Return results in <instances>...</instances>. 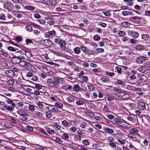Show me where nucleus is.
<instances>
[{
  "label": "nucleus",
  "instance_id": "nucleus-1",
  "mask_svg": "<svg viewBox=\"0 0 150 150\" xmlns=\"http://www.w3.org/2000/svg\"><path fill=\"white\" fill-rule=\"evenodd\" d=\"M62 79L59 77H54L53 79H49L47 81V83L52 87L57 88L59 86V79Z\"/></svg>",
  "mask_w": 150,
  "mask_h": 150
},
{
  "label": "nucleus",
  "instance_id": "nucleus-2",
  "mask_svg": "<svg viewBox=\"0 0 150 150\" xmlns=\"http://www.w3.org/2000/svg\"><path fill=\"white\" fill-rule=\"evenodd\" d=\"M40 44L45 46L49 47L52 45V42L48 39L41 40Z\"/></svg>",
  "mask_w": 150,
  "mask_h": 150
},
{
  "label": "nucleus",
  "instance_id": "nucleus-3",
  "mask_svg": "<svg viewBox=\"0 0 150 150\" xmlns=\"http://www.w3.org/2000/svg\"><path fill=\"white\" fill-rule=\"evenodd\" d=\"M81 49L82 51L85 53L86 54H87L88 55H91L93 54L94 53L93 51L90 50L86 47H81Z\"/></svg>",
  "mask_w": 150,
  "mask_h": 150
},
{
  "label": "nucleus",
  "instance_id": "nucleus-4",
  "mask_svg": "<svg viewBox=\"0 0 150 150\" xmlns=\"http://www.w3.org/2000/svg\"><path fill=\"white\" fill-rule=\"evenodd\" d=\"M4 7L5 8H6L8 10H11L13 8V5L11 3L5 2L4 4Z\"/></svg>",
  "mask_w": 150,
  "mask_h": 150
},
{
  "label": "nucleus",
  "instance_id": "nucleus-5",
  "mask_svg": "<svg viewBox=\"0 0 150 150\" xmlns=\"http://www.w3.org/2000/svg\"><path fill=\"white\" fill-rule=\"evenodd\" d=\"M145 60V57L143 56H141L137 57L136 61L137 63L141 64L144 62Z\"/></svg>",
  "mask_w": 150,
  "mask_h": 150
},
{
  "label": "nucleus",
  "instance_id": "nucleus-6",
  "mask_svg": "<svg viewBox=\"0 0 150 150\" xmlns=\"http://www.w3.org/2000/svg\"><path fill=\"white\" fill-rule=\"evenodd\" d=\"M55 32L54 30L50 31L45 33V36L48 38H52L55 35Z\"/></svg>",
  "mask_w": 150,
  "mask_h": 150
},
{
  "label": "nucleus",
  "instance_id": "nucleus-7",
  "mask_svg": "<svg viewBox=\"0 0 150 150\" xmlns=\"http://www.w3.org/2000/svg\"><path fill=\"white\" fill-rule=\"evenodd\" d=\"M21 58L20 57H14L11 59V61L14 64H18L20 62L21 60Z\"/></svg>",
  "mask_w": 150,
  "mask_h": 150
},
{
  "label": "nucleus",
  "instance_id": "nucleus-8",
  "mask_svg": "<svg viewBox=\"0 0 150 150\" xmlns=\"http://www.w3.org/2000/svg\"><path fill=\"white\" fill-rule=\"evenodd\" d=\"M138 108L144 110L145 109L146 106L145 103L139 101L138 102Z\"/></svg>",
  "mask_w": 150,
  "mask_h": 150
},
{
  "label": "nucleus",
  "instance_id": "nucleus-9",
  "mask_svg": "<svg viewBox=\"0 0 150 150\" xmlns=\"http://www.w3.org/2000/svg\"><path fill=\"white\" fill-rule=\"evenodd\" d=\"M5 73L9 77L12 78L15 76V74L12 70H6Z\"/></svg>",
  "mask_w": 150,
  "mask_h": 150
},
{
  "label": "nucleus",
  "instance_id": "nucleus-10",
  "mask_svg": "<svg viewBox=\"0 0 150 150\" xmlns=\"http://www.w3.org/2000/svg\"><path fill=\"white\" fill-rule=\"evenodd\" d=\"M120 94L121 96V98H122L123 100L127 99L130 97L129 95L128 94L126 93L125 92H122V94Z\"/></svg>",
  "mask_w": 150,
  "mask_h": 150
},
{
  "label": "nucleus",
  "instance_id": "nucleus-11",
  "mask_svg": "<svg viewBox=\"0 0 150 150\" xmlns=\"http://www.w3.org/2000/svg\"><path fill=\"white\" fill-rule=\"evenodd\" d=\"M114 120L119 126H120L122 122L123 121V120L122 119L118 117L115 118L114 119Z\"/></svg>",
  "mask_w": 150,
  "mask_h": 150
},
{
  "label": "nucleus",
  "instance_id": "nucleus-12",
  "mask_svg": "<svg viewBox=\"0 0 150 150\" xmlns=\"http://www.w3.org/2000/svg\"><path fill=\"white\" fill-rule=\"evenodd\" d=\"M138 132V131L136 128H134L132 129L130 131V134L132 135H134L135 134H137Z\"/></svg>",
  "mask_w": 150,
  "mask_h": 150
},
{
  "label": "nucleus",
  "instance_id": "nucleus-13",
  "mask_svg": "<svg viewBox=\"0 0 150 150\" xmlns=\"http://www.w3.org/2000/svg\"><path fill=\"white\" fill-rule=\"evenodd\" d=\"M19 64L21 66L25 68H27L28 67L27 62H26L21 61V60Z\"/></svg>",
  "mask_w": 150,
  "mask_h": 150
},
{
  "label": "nucleus",
  "instance_id": "nucleus-14",
  "mask_svg": "<svg viewBox=\"0 0 150 150\" xmlns=\"http://www.w3.org/2000/svg\"><path fill=\"white\" fill-rule=\"evenodd\" d=\"M134 8L136 10H137V11H136L134 9H132L133 11L135 12L136 13L138 14H140V13H139V11L140 10V8L139 6L138 5H136L134 6Z\"/></svg>",
  "mask_w": 150,
  "mask_h": 150
},
{
  "label": "nucleus",
  "instance_id": "nucleus-15",
  "mask_svg": "<svg viewBox=\"0 0 150 150\" xmlns=\"http://www.w3.org/2000/svg\"><path fill=\"white\" fill-rule=\"evenodd\" d=\"M129 126V125L128 124L123 121L120 127L124 128H128Z\"/></svg>",
  "mask_w": 150,
  "mask_h": 150
},
{
  "label": "nucleus",
  "instance_id": "nucleus-16",
  "mask_svg": "<svg viewBox=\"0 0 150 150\" xmlns=\"http://www.w3.org/2000/svg\"><path fill=\"white\" fill-rule=\"evenodd\" d=\"M147 77L145 75H142L139 79V80L142 82H145L147 81Z\"/></svg>",
  "mask_w": 150,
  "mask_h": 150
},
{
  "label": "nucleus",
  "instance_id": "nucleus-17",
  "mask_svg": "<svg viewBox=\"0 0 150 150\" xmlns=\"http://www.w3.org/2000/svg\"><path fill=\"white\" fill-rule=\"evenodd\" d=\"M62 137L63 139L66 141H68L69 140V136L67 133H65L63 134L62 135Z\"/></svg>",
  "mask_w": 150,
  "mask_h": 150
},
{
  "label": "nucleus",
  "instance_id": "nucleus-18",
  "mask_svg": "<svg viewBox=\"0 0 150 150\" xmlns=\"http://www.w3.org/2000/svg\"><path fill=\"white\" fill-rule=\"evenodd\" d=\"M131 35L133 37L135 38H138L139 35V34L138 33L132 31L131 32Z\"/></svg>",
  "mask_w": 150,
  "mask_h": 150
},
{
  "label": "nucleus",
  "instance_id": "nucleus-19",
  "mask_svg": "<svg viewBox=\"0 0 150 150\" xmlns=\"http://www.w3.org/2000/svg\"><path fill=\"white\" fill-rule=\"evenodd\" d=\"M104 132L106 133L112 134L113 132V130L112 129H110L108 128H106L104 129Z\"/></svg>",
  "mask_w": 150,
  "mask_h": 150
},
{
  "label": "nucleus",
  "instance_id": "nucleus-20",
  "mask_svg": "<svg viewBox=\"0 0 150 150\" xmlns=\"http://www.w3.org/2000/svg\"><path fill=\"white\" fill-rule=\"evenodd\" d=\"M7 49L11 51L12 52H15L16 50H19V48H17V47H15L14 48L11 47V46H9L8 47Z\"/></svg>",
  "mask_w": 150,
  "mask_h": 150
},
{
  "label": "nucleus",
  "instance_id": "nucleus-21",
  "mask_svg": "<svg viewBox=\"0 0 150 150\" xmlns=\"http://www.w3.org/2000/svg\"><path fill=\"white\" fill-rule=\"evenodd\" d=\"M131 24L128 22H122L121 24V26L123 27H127L129 26Z\"/></svg>",
  "mask_w": 150,
  "mask_h": 150
},
{
  "label": "nucleus",
  "instance_id": "nucleus-22",
  "mask_svg": "<svg viewBox=\"0 0 150 150\" xmlns=\"http://www.w3.org/2000/svg\"><path fill=\"white\" fill-rule=\"evenodd\" d=\"M142 38L144 40H147L150 38V36L149 35L146 34L142 35Z\"/></svg>",
  "mask_w": 150,
  "mask_h": 150
},
{
  "label": "nucleus",
  "instance_id": "nucleus-23",
  "mask_svg": "<svg viewBox=\"0 0 150 150\" xmlns=\"http://www.w3.org/2000/svg\"><path fill=\"white\" fill-rule=\"evenodd\" d=\"M128 105L130 110L135 109L136 108V105L134 103H129Z\"/></svg>",
  "mask_w": 150,
  "mask_h": 150
},
{
  "label": "nucleus",
  "instance_id": "nucleus-24",
  "mask_svg": "<svg viewBox=\"0 0 150 150\" xmlns=\"http://www.w3.org/2000/svg\"><path fill=\"white\" fill-rule=\"evenodd\" d=\"M18 113L20 115L22 116H24L27 115L25 111L21 110L18 111Z\"/></svg>",
  "mask_w": 150,
  "mask_h": 150
},
{
  "label": "nucleus",
  "instance_id": "nucleus-25",
  "mask_svg": "<svg viewBox=\"0 0 150 150\" xmlns=\"http://www.w3.org/2000/svg\"><path fill=\"white\" fill-rule=\"evenodd\" d=\"M132 20H135L137 22H139L140 21V18L137 16H133L131 18Z\"/></svg>",
  "mask_w": 150,
  "mask_h": 150
},
{
  "label": "nucleus",
  "instance_id": "nucleus-26",
  "mask_svg": "<svg viewBox=\"0 0 150 150\" xmlns=\"http://www.w3.org/2000/svg\"><path fill=\"white\" fill-rule=\"evenodd\" d=\"M62 123L64 126L66 127H69L70 125V124L69 122H67L66 120L62 121Z\"/></svg>",
  "mask_w": 150,
  "mask_h": 150
},
{
  "label": "nucleus",
  "instance_id": "nucleus-27",
  "mask_svg": "<svg viewBox=\"0 0 150 150\" xmlns=\"http://www.w3.org/2000/svg\"><path fill=\"white\" fill-rule=\"evenodd\" d=\"M4 108L7 110L11 112L12 111L14 110V108L11 106H7L6 105H5Z\"/></svg>",
  "mask_w": 150,
  "mask_h": 150
},
{
  "label": "nucleus",
  "instance_id": "nucleus-28",
  "mask_svg": "<svg viewBox=\"0 0 150 150\" xmlns=\"http://www.w3.org/2000/svg\"><path fill=\"white\" fill-rule=\"evenodd\" d=\"M74 51L76 54H79L81 50L79 47H76L74 49Z\"/></svg>",
  "mask_w": 150,
  "mask_h": 150
},
{
  "label": "nucleus",
  "instance_id": "nucleus-29",
  "mask_svg": "<svg viewBox=\"0 0 150 150\" xmlns=\"http://www.w3.org/2000/svg\"><path fill=\"white\" fill-rule=\"evenodd\" d=\"M145 67L144 66H142L139 68L138 70L140 72L144 73L146 71Z\"/></svg>",
  "mask_w": 150,
  "mask_h": 150
},
{
  "label": "nucleus",
  "instance_id": "nucleus-30",
  "mask_svg": "<svg viewBox=\"0 0 150 150\" xmlns=\"http://www.w3.org/2000/svg\"><path fill=\"white\" fill-rule=\"evenodd\" d=\"M25 8L26 9L29 10H33L35 9L34 7L30 6H26Z\"/></svg>",
  "mask_w": 150,
  "mask_h": 150
},
{
  "label": "nucleus",
  "instance_id": "nucleus-31",
  "mask_svg": "<svg viewBox=\"0 0 150 150\" xmlns=\"http://www.w3.org/2000/svg\"><path fill=\"white\" fill-rule=\"evenodd\" d=\"M30 25L31 26L35 27V28L38 29H40L41 28V27L40 25H38L33 22L32 23L30 24Z\"/></svg>",
  "mask_w": 150,
  "mask_h": 150
},
{
  "label": "nucleus",
  "instance_id": "nucleus-32",
  "mask_svg": "<svg viewBox=\"0 0 150 150\" xmlns=\"http://www.w3.org/2000/svg\"><path fill=\"white\" fill-rule=\"evenodd\" d=\"M117 83L118 84L121 85L123 86H125V82L122 81L121 80H118L117 81Z\"/></svg>",
  "mask_w": 150,
  "mask_h": 150
},
{
  "label": "nucleus",
  "instance_id": "nucleus-33",
  "mask_svg": "<svg viewBox=\"0 0 150 150\" xmlns=\"http://www.w3.org/2000/svg\"><path fill=\"white\" fill-rule=\"evenodd\" d=\"M59 44L60 47L62 48L66 45V42L65 41L61 40Z\"/></svg>",
  "mask_w": 150,
  "mask_h": 150
},
{
  "label": "nucleus",
  "instance_id": "nucleus-34",
  "mask_svg": "<svg viewBox=\"0 0 150 150\" xmlns=\"http://www.w3.org/2000/svg\"><path fill=\"white\" fill-rule=\"evenodd\" d=\"M109 144L112 148H115L116 147V143L113 142H109Z\"/></svg>",
  "mask_w": 150,
  "mask_h": 150
},
{
  "label": "nucleus",
  "instance_id": "nucleus-35",
  "mask_svg": "<svg viewBox=\"0 0 150 150\" xmlns=\"http://www.w3.org/2000/svg\"><path fill=\"white\" fill-rule=\"evenodd\" d=\"M100 38V37L97 35H95L93 38V40L95 41H99Z\"/></svg>",
  "mask_w": 150,
  "mask_h": 150
},
{
  "label": "nucleus",
  "instance_id": "nucleus-36",
  "mask_svg": "<svg viewBox=\"0 0 150 150\" xmlns=\"http://www.w3.org/2000/svg\"><path fill=\"white\" fill-rule=\"evenodd\" d=\"M103 110L105 112H110V110L106 105L104 106Z\"/></svg>",
  "mask_w": 150,
  "mask_h": 150
},
{
  "label": "nucleus",
  "instance_id": "nucleus-37",
  "mask_svg": "<svg viewBox=\"0 0 150 150\" xmlns=\"http://www.w3.org/2000/svg\"><path fill=\"white\" fill-rule=\"evenodd\" d=\"M73 90L76 91H78L79 90V87L78 85H75L74 87Z\"/></svg>",
  "mask_w": 150,
  "mask_h": 150
},
{
  "label": "nucleus",
  "instance_id": "nucleus-38",
  "mask_svg": "<svg viewBox=\"0 0 150 150\" xmlns=\"http://www.w3.org/2000/svg\"><path fill=\"white\" fill-rule=\"evenodd\" d=\"M135 48L137 50H143L144 47L142 45H139L136 46L135 47Z\"/></svg>",
  "mask_w": 150,
  "mask_h": 150
},
{
  "label": "nucleus",
  "instance_id": "nucleus-39",
  "mask_svg": "<svg viewBox=\"0 0 150 150\" xmlns=\"http://www.w3.org/2000/svg\"><path fill=\"white\" fill-rule=\"evenodd\" d=\"M51 1H52L51 0H43V3L47 4H52Z\"/></svg>",
  "mask_w": 150,
  "mask_h": 150
},
{
  "label": "nucleus",
  "instance_id": "nucleus-40",
  "mask_svg": "<svg viewBox=\"0 0 150 150\" xmlns=\"http://www.w3.org/2000/svg\"><path fill=\"white\" fill-rule=\"evenodd\" d=\"M127 89L130 91H134V87L128 85L126 86Z\"/></svg>",
  "mask_w": 150,
  "mask_h": 150
},
{
  "label": "nucleus",
  "instance_id": "nucleus-41",
  "mask_svg": "<svg viewBox=\"0 0 150 150\" xmlns=\"http://www.w3.org/2000/svg\"><path fill=\"white\" fill-rule=\"evenodd\" d=\"M0 95L1 96H2L6 98L7 99H8V100H7V103L8 104H11L13 103V102L11 100L8 98L7 97H6L5 96H4V95H3L1 94H0Z\"/></svg>",
  "mask_w": 150,
  "mask_h": 150
},
{
  "label": "nucleus",
  "instance_id": "nucleus-42",
  "mask_svg": "<svg viewBox=\"0 0 150 150\" xmlns=\"http://www.w3.org/2000/svg\"><path fill=\"white\" fill-rule=\"evenodd\" d=\"M31 26V25H27L26 26L25 28L27 31L29 32H31L33 31V29Z\"/></svg>",
  "mask_w": 150,
  "mask_h": 150
},
{
  "label": "nucleus",
  "instance_id": "nucleus-43",
  "mask_svg": "<svg viewBox=\"0 0 150 150\" xmlns=\"http://www.w3.org/2000/svg\"><path fill=\"white\" fill-rule=\"evenodd\" d=\"M0 54L6 57H8V53L2 51L0 52Z\"/></svg>",
  "mask_w": 150,
  "mask_h": 150
},
{
  "label": "nucleus",
  "instance_id": "nucleus-44",
  "mask_svg": "<svg viewBox=\"0 0 150 150\" xmlns=\"http://www.w3.org/2000/svg\"><path fill=\"white\" fill-rule=\"evenodd\" d=\"M14 81L13 80H10L7 81V83L9 85L12 86L14 83Z\"/></svg>",
  "mask_w": 150,
  "mask_h": 150
},
{
  "label": "nucleus",
  "instance_id": "nucleus-45",
  "mask_svg": "<svg viewBox=\"0 0 150 150\" xmlns=\"http://www.w3.org/2000/svg\"><path fill=\"white\" fill-rule=\"evenodd\" d=\"M0 19L3 20H6V16L4 14L1 13L0 14Z\"/></svg>",
  "mask_w": 150,
  "mask_h": 150
},
{
  "label": "nucleus",
  "instance_id": "nucleus-46",
  "mask_svg": "<svg viewBox=\"0 0 150 150\" xmlns=\"http://www.w3.org/2000/svg\"><path fill=\"white\" fill-rule=\"evenodd\" d=\"M47 132L50 134H54V131L53 129H47Z\"/></svg>",
  "mask_w": 150,
  "mask_h": 150
},
{
  "label": "nucleus",
  "instance_id": "nucleus-47",
  "mask_svg": "<svg viewBox=\"0 0 150 150\" xmlns=\"http://www.w3.org/2000/svg\"><path fill=\"white\" fill-rule=\"evenodd\" d=\"M122 14L124 16H127L129 15L130 13L127 11H123L122 13Z\"/></svg>",
  "mask_w": 150,
  "mask_h": 150
},
{
  "label": "nucleus",
  "instance_id": "nucleus-48",
  "mask_svg": "<svg viewBox=\"0 0 150 150\" xmlns=\"http://www.w3.org/2000/svg\"><path fill=\"white\" fill-rule=\"evenodd\" d=\"M55 142L60 144H61L63 142L60 138L57 137L56 138Z\"/></svg>",
  "mask_w": 150,
  "mask_h": 150
},
{
  "label": "nucleus",
  "instance_id": "nucleus-49",
  "mask_svg": "<svg viewBox=\"0 0 150 150\" xmlns=\"http://www.w3.org/2000/svg\"><path fill=\"white\" fill-rule=\"evenodd\" d=\"M35 112V115L38 116L40 117H42L43 114L41 112L36 111Z\"/></svg>",
  "mask_w": 150,
  "mask_h": 150
},
{
  "label": "nucleus",
  "instance_id": "nucleus-50",
  "mask_svg": "<svg viewBox=\"0 0 150 150\" xmlns=\"http://www.w3.org/2000/svg\"><path fill=\"white\" fill-rule=\"evenodd\" d=\"M100 80L103 82H109V80L108 79L105 78V77H102L100 79Z\"/></svg>",
  "mask_w": 150,
  "mask_h": 150
},
{
  "label": "nucleus",
  "instance_id": "nucleus-51",
  "mask_svg": "<svg viewBox=\"0 0 150 150\" xmlns=\"http://www.w3.org/2000/svg\"><path fill=\"white\" fill-rule=\"evenodd\" d=\"M105 74L108 76H114V73L113 72H109L108 71L105 72Z\"/></svg>",
  "mask_w": 150,
  "mask_h": 150
},
{
  "label": "nucleus",
  "instance_id": "nucleus-52",
  "mask_svg": "<svg viewBox=\"0 0 150 150\" xmlns=\"http://www.w3.org/2000/svg\"><path fill=\"white\" fill-rule=\"evenodd\" d=\"M82 143L83 144L87 146L88 145L90 144L89 142L87 140H83L82 142Z\"/></svg>",
  "mask_w": 150,
  "mask_h": 150
},
{
  "label": "nucleus",
  "instance_id": "nucleus-53",
  "mask_svg": "<svg viewBox=\"0 0 150 150\" xmlns=\"http://www.w3.org/2000/svg\"><path fill=\"white\" fill-rule=\"evenodd\" d=\"M55 105L56 106L60 108H61L63 107V105L62 104H60L59 103H56Z\"/></svg>",
  "mask_w": 150,
  "mask_h": 150
},
{
  "label": "nucleus",
  "instance_id": "nucleus-54",
  "mask_svg": "<svg viewBox=\"0 0 150 150\" xmlns=\"http://www.w3.org/2000/svg\"><path fill=\"white\" fill-rule=\"evenodd\" d=\"M52 116V115L50 111L47 112L46 114V116L47 117L50 118Z\"/></svg>",
  "mask_w": 150,
  "mask_h": 150
},
{
  "label": "nucleus",
  "instance_id": "nucleus-55",
  "mask_svg": "<svg viewBox=\"0 0 150 150\" xmlns=\"http://www.w3.org/2000/svg\"><path fill=\"white\" fill-rule=\"evenodd\" d=\"M96 51L98 53H102L104 51V50L103 49L101 48H98L96 50Z\"/></svg>",
  "mask_w": 150,
  "mask_h": 150
},
{
  "label": "nucleus",
  "instance_id": "nucleus-56",
  "mask_svg": "<svg viewBox=\"0 0 150 150\" xmlns=\"http://www.w3.org/2000/svg\"><path fill=\"white\" fill-rule=\"evenodd\" d=\"M35 88L39 90L42 88V86L39 84H36L35 85Z\"/></svg>",
  "mask_w": 150,
  "mask_h": 150
},
{
  "label": "nucleus",
  "instance_id": "nucleus-57",
  "mask_svg": "<svg viewBox=\"0 0 150 150\" xmlns=\"http://www.w3.org/2000/svg\"><path fill=\"white\" fill-rule=\"evenodd\" d=\"M28 108L29 110L31 111H33L35 109V107L33 105H29Z\"/></svg>",
  "mask_w": 150,
  "mask_h": 150
},
{
  "label": "nucleus",
  "instance_id": "nucleus-58",
  "mask_svg": "<svg viewBox=\"0 0 150 150\" xmlns=\"http://www.w3.org/2000/svg\"><path fill=\"white\" fill-rule=\"evenodd\" d=\"M22 40V38L20 36H17L15 38V40L18 41H21Z\"/></svg>",
  "mask_w": 150,
  "mask_h": 150
},
{
  "label": "nucleus",
  "instance_id": "nucleus-59",
  "mask_svg": "<svg viewBox=\"0 0 150 150\" xmlns=\"http://www.w3.org/2000/svg\"><path fill=\"white\" fill-rule=\"evenodd\" d=\"M119 34L120 36L122 37L124 35H125V32L122 30H121L120 31Z\"/></svg>",
  "mask_w": 150,
  "mask_h": 150
},
{
  "label": "nucleus",
  "instance_id": "nucleus-60",
  "mask_svg": "<svg viewBox=\"0 0 150 150\" xmlns=\"http://www.w3.org/2000/svg\"><path fill=\"white\" fill-rule=\"evenodd\" d=\"M26 127L27 129L30 131H33V127H32V126H27Z\"/></svg>",
  "mask_w": 150,
  "mask_h": 150
},
{
  "label": "nucleus",
  "instance_id": "nucleus-61",
  "mask_svg": "<svg viewBox=\"0 0 150 150\" xmlns=\"http://www.w3.org/2000/svg\"><path fill=\"white\" fill-rule=\"evenodd\" d=\"M117 141L118 142H120L121 144H125V142L123 139L121 140L120 139H118Z\"/></svg>",
  "mask_w": 150,
  "mask_h": 150
},
{
  "label": "nucleus",
  "instance_id": "nucleus-62",
  "mask_svg": "<svg viewBox=\"0 0 150 150\" xmlns=\"http://www.w3.org/2000/svg\"><path fill=\"white\" fill-rule=\"evenodd\" d=\"M116 68L117 69V71L118 73L121 74L122 73V69L121 68L119 67H116Z\"/></svg>",
  "mask_w": 150,
  "mask_h": 150
},
{
  "label": "nucleus",
  "instance_id": "nucleus-63",
  "mask_svg": "<svg viewBox=\"0 0 150 150\" xmlns=\"http://www.w3.org/2000/svg\"><path fill=\"white\" fill-rule=\"evenodd\" d=\"M47 23L50 25H53L55 23V22L51 19L47 21Z\"/></svg>",
  "mask_w": 150,
  "mask_h": 150
},
{
  "label": "nucleus",
  "instance_id": "nucleus-64",
  "mask_svg": "<svg viewBox=\"0 0 150 150\" xmlns=\"http://www.w3.org/2000/svg\"><path fill=\"white\" fill-rule=\"evenodd\" d=\"M99 25L103 28H105L107 26V24L103 22H100L99 24Z\"/></svg>",
  "mask_w": 150,
  "mask_h": 150
}]
</instances>
